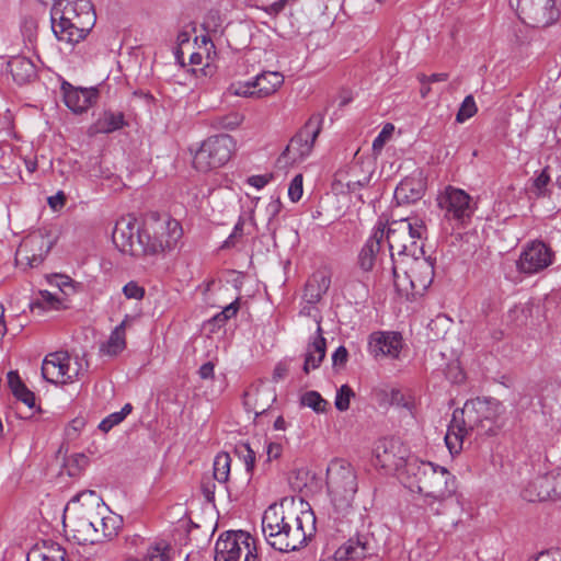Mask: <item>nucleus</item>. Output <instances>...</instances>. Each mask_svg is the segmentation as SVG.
<instances>
[{"label":"nucleus","instance_id":"obj_16","mask_svg":"<svg viewBox=\"0 0 561 561\" xmlns=\"http://www.w3.org/2000/svg\"><path fill=\"white\" fill-rule=\"evenodd\" d=\"M322 122V115H311L305 125L290 139L283 152V156L290 157L293 161L307 158L311 153L314 141L321 133Z\"/></svg>","mask_w":561,"mask_h":561},{"label":"nucleus","instance_id":"obj_14","mask_svg":"<svg viewBox=\"0 0 561 561\" xmlns=\"http://www.w3.org/2000/svg\"><path fill=\"white\" fill-rule=\"evenodd\" d=\"M55 244L46 232L36 231L26 236L19 245L15 253L16 265L26 267H37L43 263L46 255Z\"/></svg>","mask_w":561,"mask_h":561},{"label":"nucleus","instance_id":"obj_19","mask_svg":"<svg viewBox=\"0 0 561 561\" xmlns=\"http://www.w3.org/2000/svg\"><path fill=\"white\" fill-rule=\"evenodd\" d=\"M378 547L373 535L357 534L341 546L335 557L341 561H359L377 553Z\"/></svg>","mask_w":561,"mask_h":561},{"label":"nucleus","instance_id":"obj_43","mask_svg":"<svg viewBox=\"0 0 561 561\" xmlns=\"http://www.w3.org/2000/svg\"><path fill=\"white\" fill-rule=\"evenodd\" d=\"M354 396H355V392L348 385L341 386V388L337 390L336 396H335V402H334L335 408L341 412L348 410L351 399Z\"/></svg>","mask_w":561,"mask_h":561},{"label":"nucleus","instance_id":"obj_21","mask_svg":"<svg viewBox=\"0 0 561 561\" xmlns=\"http://www.w3.org/2000/svg\"><path fill=\"white\" fill-rule=\"evenodd\" d=\"M90 496L96 502L98 512L94 514V529L96 530L98 542L112 539L117 535L118 520L115 516L104 515L107 507L104 503H100L94 491L82 492L73 497V501H80L82 497Z\"/></svg>","mask_w":561,"mask_h":561},{"label":"nucleus","instance_id":"obj_11","mask_svg":"<svg viewBox=\"0 0 561 561\" xmlns=\"http://www.w3.org/2000/svg\"><path fill=\"white\" fill-rule=\"evenodd\" d=\"M385 237L388 242L390 256L393 265L397 264L394 255H402L407 252V244L412 239H426L427 227L425 222L417 217L402 218L393 220L387 231L385 230Z\"/></svg>","mask_w":561,"mask_h":561},{"label":"nucleus","instance_id":"obj_28","mask_svg":"<svg viewBox=\"0 0 561 561\" xmlns=\"http://www.w3.org/2000/svg\"><path fill=\"white\" fill-rule=\"evenodd\" d=\"M425 193L424 183L416 178H405L396 187L394 198L399 205L413 204L420 201Z\"/></svg>","mask_w":561,"mask_h":561},{"label":"nucleus","instance_id":"obj_10","mask_svg":"<svg viewBox=\"0 0 561 561\" xmlns=\"http://www.w3.org/2000/svg\"><path fill=\"white\" fill-rule=\"evenodd\" d=\"M234 144L229 135H218L205 139L193 158V167L201 172L225 165L231 158Z\"/></svg>","mask_w":561,"mask_h":561},{"label":"nucleus","instance_id":"obj_41","mask_svg":"<svg viewBox=\"0 0 561 561\" xmlns=\"http://www.w3.org/2000/svg\"><path fill=\"white\" fill-rule=\"evenodd\" d=\"M423 240L424 239L415 238V239H412L411 241H409V243L407 244V252L402 253V255H400L402 257L403 264H404V262H410V260L413 257H415V259L426 257Z\"/></svg>","mask_w":561,"mask_h":561},{"label":"nucleus","instance_id":"obj_39","mask_svg":"<svg viewBox=\"0 0 561 561\" xmlns=\"http://www.w3.org/2000/svg\"><path fill=\"white\" fill-rule=\"evenodd\" d=\"M389 402L391 405L401 407L407 410H412L414 405L413 397L409 391L392 388L389 393Z\"/></svg>","mask_w":561,"mask_h":561},{"label":"nucleus","instance_id":"obj_63","mask_svg":"<svg viewBox=\"0 0 561 561\" xmlns=\"http://www.w3.org/2000/svg\"><path fill=\"white\" fill-rule=\"evenodd\" d=\"M87 172L91 178L102 176L103 173L101 171V167L99 165L98 158L90 159V167Z\"/></svg>","mask_w":561,"mask_h":561},{"label":"nucleus","instance_id":"obj_56","mask_svg":"<svg viewBox=\"0 0 561 561\" xmlns=\"http://www.w3.org/2000/svg\"><path fill=\"white\" fill-rule=\"evenodd\" d=\"M198 376L202 379H214L215 364L213 362H207V363L203 364L198 369Z\"/></svg>","mask_w":561,"mask_h":561},{"label":"nucleus","instance_id":"obj_61","mask_svg":"<svg viewBox=\"0 0 561 561\" xmlns=\"http://www.w3.org/2000/svg\"><path fill=\"white\" fill-rule=\"evenodd\" d=\"M370 175H365L363 179L348 181L346 183L347 191L354 193L357 188L367 186L370 182Z\"/></svg>","mask_w":561,"mask_h":561},{"label":"nucleus","instance_id":"obj_5","mask_svg":"<svg viewBox=\"0 0 561 561\" xmlns=\"http://www.w3.org/2000/svg\"><path fill=\"white\" fill-rule=\"evenodd\" d=\"M327 488L335 512L346 514L358 491L354 467L342 459L331 461L327 469Z\"/></svg>","mask_w":561,"mask_h":561},{"label":"nucleus","instance_id":"obj_37","mask_svg":"<svg viewBox=\"0 0 561 561\" xmlns=\"http://www.w3.org/2000/svg\"><path fill=\"white\" fill-rule=\"evenodd\" d=\"M300 403L304 407L312 409L316 413H324L329 405L321 394L317 391H307L300 397Z\"/></svg>","mask_w":561,"mask_h":561},{"label":"nucleus","instance_id":"obj_40","mask_svg":"<svg viewBox=\"0 0 561 561\" xmlns=\"http://www.w3.org/2000/svg\"><path fill=\"white\" fill-rule=\"evenodd\" d=\"M236 453L243 459L249 482L252 478V473L255 467V453L250 448L248 444L238 446L236 448Z\"/></svg>","mask_w":561,"mask_h":561},{"label":"nucleus","instance_id":"obj_3","mask_svg":"<svg viewBox=\"0 0 561 561\" xmlns=\"http://www.w3.org/2000/svg\"><path fill=\"white\" fill-rule=\"evenodd\" d=\"M96 14L90 0H54L51 31L58 41L77 44L91 32Z\"/></svg>","mask_w":561,"mask_h":561},{"label":"nucleus","instance_id":"obj_35","mask_svg":"<svg viewBox=\"0 0 561 561\" xmlns=\"http://www.w3.org/2000/svg\"><path fill=\"white\" fill-rule=\"evenodd\" d=\"M244 116L239 112H230L211 118V126L216 129L234 130L243 122Z\"/></svg>","mask_w":561,"mask_h":561},{"label":"nucleus","instance_id":"obj_45","mask_svg":"<svg viewBox=\"0 0 561 561\" xmlns=\"http://www.w3.org/2000/svg\"><path fill=\"white\" fill-rule=\"evenodd\" d=\"M549 167H546L534 180V188L536 190V195L538 197L547 195V185L550 182Z\"/></svg>","mask_w":561,"mask_h":561},{"label":"nucleus","instance_id":"obj_42","mask_svg":"<svg viewBox=\"0 0 561 561\" xmlns=\"http://www.w3.org/2000/svg\"><path fill=\"white\" fill-rule=\"evenodd\" d=\"M477 111L478 108L473 96L467 95L458 110L456 121L458 123H463L467 119L471 118L477 113Z\"/></svg>","mask_w":561,"mask_h":561},{"label":"nucleus","instance_id":"obj_34","mask_svg":"<svg viewBox=\"0 0 561 561\" xmlns=\"http://www.w3.org/2000/svg\"><path fill=\"white\" fill-rule=\"evenodd\" d=\"M244 398V404L248 407L253 404L252 410L256 415L263 414L276 400L275 393L266 388L256 389L254 393L245 392Z\"/></svg>","mask_w":561,"mask_h":561},{"label":"nucleus","instance_id":"obj_46","mask_svg":"<svg viewBox=\"0 0 561 561\" xmlns=\"http://www.w3.org/2000/svg\"><path fill=\"white\" fill-rule=\"evenodd\" d=\"M288 196L291 202H298L302 196V175L297 174L288 187Z\"/></svg>","mask_w":561,"mask_h":561},{"label":"nucleus","instance_id":"obj_44","mask_svg":"<svg viewBox=\"0 0 561 561\" xmlns=\"http://www.w3.org/2000/svg\"><path fill=\"white\" fill-rule=\"evenodd\" d=\"M309 280H316L317 294L311 295V304H316L328 291L331 280L324 274H314Z\"/></svg>","mask_w":561,"mask_h":561},{"label":"nucleus","instance_id":"obj_7","mask_svg":"<svg viewBox=\"0 0 561 561\" xmlns=\"http://www.w3.org/2000/svg\"><path fill=\"white\" fill-rule=\"evenodd\" d=\"M407 270L401 277L397 272V264L392 266L393 283L401 295L408 299L422 296L434 279V261L431 256L411 259L404 262Z\"/></svg>","mask_w":561,"mask_h":561},{"label":"nucleus","instance_id":"obj_22","mask_svg":"<svg viewBox=\"0 0 561 561\" xmlns=\"http://www.w3.org/2000/svg\"><path fill=\"white\" fill-rule=\"evenodd\" d=\"M402 345V336L398 332H374L369 335L368 350L375 358H398Z\"/></svg>","mask_w":561,"mask_h":561},{"label":"nucleus","instance_id":"obj_48","mask_svg":"<svg viewBox=\"0 0 561 561\" xmlns=\"http://www.w3.org/2000/svg\"><path fill=\"white\" fill-rule=\"evenodd\" d=\"M393 130V126L391 124H388L383 127V129L379 133V135L374 139L373 141V150L375 152L380 151L387 139L390 137L391 131Z\"/></svg>","mask_w":561,"mask_h":561},{"label":"nucleus","instance_id":"obj_55","mask_svg":"<svg viewBox=\"0 0 561 561\" xmlns=\"http://www.w3.org/2000/svg\"><path fill=\"white\" fill-rule=\"evenodd\" d=\"M272 174L252 175L248 179V183L251 186L261 190L272 180Z\"/></svg>","mask_w":561,"mask_h":561},{"label":"nucleus","instance_id":"obj_49","mask_svg":"<svg viewBox=\"0 0 561 561\" xmlns=\"http://www.w3.org/2000/svg\"><path fill=\"white\" fill-rule=\"evenodd\" d=\"M348 359V352L345 346H339L334 353L332 354V364L333 367L340 368L344 367Z\"/></svg>","mask_w":561,"mask_h":561},{"label":"nucleus","instance_id":"obj_47","mask_svg":"<svg viewBox=\"0 0 561 561\" xmlns=\"http://www.w3.org/2000/svg\"><path fill=\"white\" fill-rule=\"evenodd\" d=\"M123 293L126 298L128 299H137L140 300L145 296V289L139 286L136 282H129L127 283L124 288Z\"/></svg>","mask_w":561,"mask_h":561},{"label":"nucleus","instance_id":"obj_36","mask_svg":"<svg viewBox=\"0 0 561 561\" xmlns=\"http://www.w3.org/2000/svg\"><path fill=\"white\" fill-rule=\"evenodd\" d=\"M230 465L231 458L229 454H218L214 460V479L219 483H228L230 474Z\"/></svg>","mask_w":561,"mask_h":561},{"label":"nucleus","instance_id":"obj_2","mask_svg":"<svg viewBox=\"0 0 561 561\" xmlns=\"http://www.w3.org/2000/svg\"><path fill=\"white\" fill-rule=\"evenodd\" d=\"M305 518L309 519L304 513L295 515L286 512L283 505H270L262 517V531L267 543L280 552L302 548L312 535L311 527L309 531L304 527Z\"/></svg>","mask_w":561,"mask_h":561},{"label":"nucleus","instance_id":"obj_29","mask_svg":"<svg viewBox=\"0 0 561 561\" xmlns=\"http://www.w3.org/2000/svg\"><path fill=\"white\" fill-rule=\"evenodd\" d=\"M325 351L327 342L322 336V329L320 324H318L317 335L313 337L312 342L308 344L305 354V363L302 367L305 374H309L311 369H317L321 365L325 357Z\"/></svg>","mask_w":561,"mask_h":561},{"label":"nucleus","instance_id":"obj_38","mask_svg":"<svg viewBox=\"0 0 561 561\" xmlns=\"http://www.w3.org/2000/svg\"><path fill=\"white\" fill-rule=\"evenodd\" d=\"M131 411L133 405L130 403H126L119 412H114L101 421L99 424L100 431L103 433L110 432L114 426L123 422Z\"/></svg>","mask_w":561,"mask_h":561},{"label":"nucleus","instance_id":"obj_26","mask_svg":"<svg viewBox=\"0 0 561 561\" xmlns=\"http://www.w3.org/2000/svg\"><path fill=\"white\" fill-rule=\"evenodd\" d=\"M376 466L383 469H394L401 465L403 455L401 446L396 439H381L375 447Z\"/></svg>","mask_w":561,"mask_h":561},{"label":"nucleus","instance_id":"obj_60","mask_svg":"<svg viewBox=\"0 0 561 561\" xmlns=\"http://www.w3.org/2000/svg\"><path fill=\"white\" fill-rule=\"evenodd\" d=\"M288 2L286 0H277L275 1L274 3L267 5L264 8V11L268 14V15H277L279 14L286 7Z\"/></svg>","mask_w":561,"mask_h":561},{"label":"nucleus","instance_id":"obj_64","mask_svg":"<svg viewBox=\"0 0 561 561\" xmlns=\"http://www.w3.org/2000/svg\"><path fill=\"white\" fill-rule=\"evenodd\" d=\"M239 308H240L239 298H237L234 301H232L227 307H225L222 312L226 314V317H228V320H229L237 316Z\"/></svg>","mask_w":561,"mask_h":561},{"label":"nucleus","instance_id":"obj_24","mask_svg":"<svg viewBox=\"0 0 561 561\" xmlns=\"http://www.w3.org/2000/svg\"><path fill=\"white\" fill-rule=\"evenodd\" d=\"M385 238V226L380 222L373 230L371 236L367 239L357 256V264L364 272L373 271L378 255L381 250V243Z\"/></svg>","mask_w":561,"mask_h":561},{"label":"nucleus","instance_id":"obj_58","mask_svg":"<svg viewBox=\"0 0 561 561\" xmlns=\"http://www.w3.org/2000/svg\"><path fill=\"white\" fill-rule=\"evenodd\" d=\"M247 220L253 221V216H249V217H245L243 215L239 216V219L232 229V232L234 233V236H237L240 239L245 234L244 225H245Z\"/></svg>","mask_w":561,"mask_h":561},{"label":"nucleus","instance_id":"obj_8","mask_svg":"<svg viewBox=\"0 0 561 561\" xmlns=\"http://www.w3.org/2000/svg\"><path fill=\"white\" fill-rule=\"evenodd\" d=\"M215 561H256L255 539L247 531L222 533L215 545Z\"/></svg>","mask_w":561,"mask_h":561},{"label":"nucleus","instance_id":"obj_33","mask_svg":"<svg viewBox=\"0 0 561 561\" xmlns=\"http://www.w3.org/2000/svg\"><path fill=\"white\" fill-rule=\"evenodd\" d=\"M7 69L18 84H25L36 77V67L26 57H12L7 64Z\"/></svg>","mask_w":561,"mask_h":561},{"label":"nucleus","instance_id":"obj_9","mask_svg":"<svg viewBox=\"0 0 561 561\" xmlns=\"http://www.w3.org/2000/svg\"><path fill=\"white\" fill-rule=\"evenodd\" d=\"M518 19L531 27H547L561 14L556 0H508Z\"/></svg>","mask_w":561,"mask_h":561},{"label":"nucleus","instance_id":"obj_6","mask_svg":"<svg viewBox=\"0 0 561 561\" xmlns=\"http://www.w3.org/2000/svg\"><path fill=\"white\" fill-rule=\"evenodd\" d=\"M504 411L503 404L496 399L476 398L468 400L458 415L466 419L477 436H492L503 426L501 419Z\"/></svg>","mask_w":561,"mask_h":561},{"label":"nucleus","instance_id":"obj_31","mask_svg":"<svg viewBox=\"0 0 561 561\" xmlns=\"http://www.w3.org/2000/svg\"><path fill=\"white\" fill-rule=\"evenodd\" d=\"M125 125L126 121L123 112L105 110L91 125L90 130L92 134H111L122 129Z\"/></svg>","mask_w":561,"mask_h":561},{"label":"nucleus","instance_id":"obj_17","mask_svg":"<svg viewBox=\"0 0 561 561\" xmlns=\"http://www.w3.org/2000/svg\"><path fill=\"white\" fill-rule=\"evenodd\" d=\"M554 253L541 240L527 243L517 261V268L525 274H536L553 263Z\"/></svg>","mask_w":561,"mask_h":561},{"label":"nucleus","instance_id":"obj_20","mask_svg":"<svg viewBox=\"0 0 561 561\" xmlns=\"http://www.w3.org/2000/svg\"><path fill=\"white\" fill-rule=\"evenodd\" d=\"M64 102L66 106L75 114L87 112L96 104L100 98V91L96 87L80 88L64 81L61 84Z\"/></svg>","mask_w":561,"mask_h":561},{"label":"nucleus","instance_id":"obj_59","mask_svg":"<svg viewBox=\"0 0 561 561\" xmlns=\"http://www.w3.org/2000/svg\"><path fill=\"white\" fill-rule=\"evenodd\" d=\"M448 79V73H433L431 76L420 75L419 81L420 83H432V82H440L446 81Z\"/></svg>","mask_w":561,"mask_h":561},{"label":"nucleus","instance_id":"obj_50","mask_svg":"<svg viewBox=\"0 0 561 561\" xmlns=\"http://www.w3.org/2000/svg\"><path fill=\"white\" fill-rule=\"evenodd\" d=\"M14 397L25 403L28 408H33L35 405V394L27 387H23L16 392L13 393Z\"/></svg>","mask_w":561,"mask_h":561},{"label":"nucleus","instance_id":"obj_13","mask_svg":"<svg viewBox=\"0 0 561 561\" xmlns=\"http://www.w3.org/2000/svg\"><path fill=\"white\" fill-rule=\"evenodd\" d=\"M82 370V364L79 358L75 360V367L71 366V357L68 352L58 351L49 353L42 364L43 378L51 383H70L79 378Z\"/></svg>","mask_w":561,"mask_h":561},{"label":"nucleus","instance_id":"obj_53","mask_svg":"<svg viewBox=\"0 0 561 561\" xmlns=\"http://www.w3.org/2000/svg\"><path fill=\"white\" fill-rule=\"evenodd\" d=\"M215 488L216 485L210 479L204 480L202 482V493L209 503L215 501Z\"/></svg>","mask_w":561,"mask_h":561},{"label":"nucleus","instance_id":"obj_25","mask_svg":"<svg viewBox=\"0 0 561 561\" xmlns=\"http://www.w3.org/2000/svg\"><path fill=\"white\" fill-rule=\"evenodd\" d=\"M459 409L453 413V419L448 425L445 435V443L451 455H457L462 449L463 439L472 433H476L473 427L467 424L463 416H459Z\"/></svg>","mask_w":561,"mask_h":561},{"label":"nucleus","instance_id":"obj_54","mask_svg":"<svg viewBox=\"0 0 561 561\" xmlns=\"http://www.w3.org/2000/svg\"><path fill=\"white\" fill-rule=\"evenodd\" d=\"M8 383L12 393L16 392L21 388L25 387L24 382L20 378L18 371L11 370L8 373Z\"/></svg>","mask_w":561,"mask_h":561},{"label":"nucleus","instance_id":"obj_57","mask_svg":"<svg viewBox=\"0 0 561 561\" xmlns=\"http://www.w3.org/2000/svg\"><path fill=\"white\" fill-rule=\"evenodd\" d=\"M282 209V203L279 201V198H276V199H272L267 207H266V211L268 214V224L272 222V220L279 214Z\"/></svg>","mask_w":561,"mask_h":561},{"label":"nucleus","instance_id":"obj_52","mask_svg":"<svg viewBox=\"0 0 561 561\" xmlns=\"http://www.w3.org/2000/svg\"><path fill=\"white\" fill-rule=\"evenodd\" d=\"M227 321L228 317H226V314L222 311L218 312L207 322V324L210 327L209 331L211 333H215L217 330L224 327Z\"/></svg>","mask_w":561,"mask_h":561},{"label":"nucleus","instance_id":"obj_51","mask_svg":"<svg viewBox=\"0 0 561 561\" xmlns=\"http://www.w3.org/2000/svg\"><path fill=\"white\" fill-rule=\"evenodd\" d=\"M57 302H58V299L53 294H50L47 290H41L39 299L32 306L41 307V308H45L47 306V307L53 308V307H55V304H57Z\"/></svg>","mask_w":561,"mask_h":561},{"label":"nucleus","instance_id":"obj_23","mask_svg":"<svg viewBox=\"0 0 561 561\" xmlns=\"http://www.w3.org/2000/svg\"><path fill=\"white\" fill-rule=\"evenodd\" d=\"M139 556V561H171L173 548L165 540L147 541L140 536H134L130 540Z\"/></svg>","mask_w":561,"mask_h":561},{"label":"nucleus","instance_id":"obj_12","mask_svg":"<svg viewBox=\"0 0 561 561\" xmlns=\"http://www.w3.org/2000/svg\"><path fill=\"white\" fill-rule=\"evenodd\" d=\"M437 206L444 213V218L457 225H467L473 216L476 204L472 197L461 188L448 185L437 195Z\"/></svg>","mask_w":561,"mask_h":561},{"label":"nucleus","instance_id":"obj_27","mask_svg":"<svg viewBox=\"0 0 561 561\" xmlns=\"http://www.w3.org/2000/svg\"><path fill=\"white\" fill-rule=\"evenodd\" d=\"M93 520L94 514L82 506L77 519L71 520L73 538L83 543H96L98 537Z\"/></svg>","mask_w":561,"mask_h":561},{"label":"nucleus","instance_id":"obj_30","mask_svg":"<svg viewBox=\"0 0 561 561\" xmlns=\"http://www.w3.org/2000/svg\"><path fill=\"white\" fill-rule=\"evenodd\" d=\"M129 317L114 328L107 341L100 345L99 353L101 356L115 357L126 348V325Z\"/></svg>","mask_w":561,"mask_h":561},{"label":"nucleus","instance_id":"obj_62","mask_svg":"<svg viewBox=\"0 0 561 561\" xmlns=\"http://www.w3.org/2000/svg\"><path fill=\"white\" fill-rule=\"evenodd\" d=\"M282 451H283V447L278 443H270L267 445L266 453H267V457L270 460L279 458L282 455Z\"/></svg>","mask_w":561,"mask_h":561},{"label":"nucleus","instance_id":"obj_1","mask_svg":"<svg viewBox=\"0 0 561 561\" xmlns=\"http://www.w3.org/2000/svg\"><path fill=\"white\" fill-rule=\"evenodd\" d=\"M182 237L180 222L168 214L149 213L140 225L128 215L116 221L112 238L116 248L130 255L158 254L173 249Z\"/></svg>","mask_w":561,"mask_h":561},{"label":"nucleus","instance_id":"obj_18","mask_svg":"<svg viewBox=\"0 0 561 561\" xmlns=\"http://www.w3.org/2000/svg\"><path fill=\"white\" fill-rule=\"evenodd\" d=\"M522 496L528 502L557 500L561 497L557 473L549 472L536 477L524 488Z\"/></svg>","mask_w":561,"mask_h":561},{"label":"nucleus","instance_id":"obj_32","mask_svg":"<svg viewBox=\"0 0 561 561\" xmlns=\"http://www.w3.org/2000/svg\"><path fill=\"white\" fill-rule=\"evenodd\" d=\"M26 561H68L66 550L53 541L36 545L27 553Z\"/></svg>","mask_w":561,"mask_h":561},{"label":"nucleus","instance_id":"obj_15","mask_svg":"<svg viewBox=\"0 0 561 561\" xmlns=\"http://www.w3.org/2000/svg\"><path fill=\"white\" fill-rule=\"evenodd\" d=\"M284 83V76L277 71H265L254 80L231 83L227 90L230 95L263 99L274 94Z\"/></svg>","mask_w":561,"mask_h":561},{"label":"nucleus","instance_id":"obj_4","mask_svg":"<svg viewBox=\"0 0 561 561\" xmlns=\"http://www.w3.org/2000/svg\"><path fill=\"white\" fill-rule=\"evenodd\" d=\"M407 471L415 479L419 493L425 497L443 502L456 492V479L444 467L415 459L408 462Z\"/></svg>","mask_w":561,"mask_h":561}]
</instances>
